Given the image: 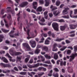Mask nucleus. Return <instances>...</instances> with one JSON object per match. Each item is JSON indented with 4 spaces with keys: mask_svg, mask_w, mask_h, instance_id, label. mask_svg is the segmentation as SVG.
<instances>
[{
    "mask_svg": "<svg viewBox=\"0 0 77 77\" xmlns=\"http://www.w3.org/2000/svg\"><path fill=\"white\" fill-rule=\"evenodd\" d=\"M23 46H24V47H26V48H27L28 51H31V52H29V54H31V55H33V50L31 49V48L29 46V44L27 43H25L23 44Z\"/></svg>",
    "mask_w": 77,
    "mask_h": 77,
    "instance_id": "nucleus-1",
    "label": "nucleus"
},
{
    "mask_svg": "<svg viewBox=\"0 0 77 77\" xmlns=\"http://www.w3.org/2000/svg\"><path fill=\"white\" fill-rule=\"evenodd\" d=\"M77 56V54L75 53V54H72L71 56H66V58L68 59H69V57L70 58L69 59V62H72L74 59H75V57Z\"/></svg>",
    "mask_w": 77,
    "mask_h": 77,
    "instance_id": "nucleus-2",
    "label": "nucleus"
},
{
    "mask_svg": "<svg viewBox=\"0 0 77 77\" xmlns=\"http://www.w3.org/2000/svg\"><path fill=\"white\" fill-rule=\"evenodd\" d=\"M52 26L53 28L55 30L58 31L59 29L58 27H59V25L57 23H54L52 24Z\"/></svg>",
    "mask_w": 77,
    "mask_h": 77,
    "instance_id": "nucleus-3",
    "label": "nucleus"
},
{
    "mask_svg": "<svg viewBox=\"0 0 77 77\" xmlns=\"http://www.w3.org/2000/svg\"><path fill=\"white\" fill-rule=\"evenodd\" d=\"M10 53L11 52H12L11 54L13 56L14 55H15V56H18V55H20V54H21V53L20 52H18L16 51H13V50L12 49H10Z\"/></svg>",
    "mask_w": 77,
    "mask_h": 77,
    "instance_id": "nucleus-4",
    "label": "nucleus"
},
{
    "mask_svg": "<svg viewBox=\"0 0 77 77\" xmlns=\"http://www.w3.org/2000/svg\"><path fill=\"white\" fill-rule=\"evenodd\" d=\"M56 47H57L59 48H61L62 47V45L60 44H55L54 45V47L53 48V51H56L57 50V48H56ZM56 48V49H55Z\"/></svg>",
    "mask_w": 77,
    "mask_h": 77,
    "instance_id": "nucleus-5",
    "label": "nucleus"
},
{
    "mask_svg": "<svg viewBox=\"0 0 77 77\" xmlns=\"http://www.w3.org/2000/svg\"><path fill=\"white\" fill-rule=\"evenodd\" d=\"M4 21L5 23V26L6 27H7V28H9V26H11V25L12 24V20L10 21V22L9 23H9H8V22L6 20V19H4Z\"/></svg>",
    "mask_w": 77,
    "mask_h": 77,
    "instance_id": "nucleus-6",
    "label": "nucleus"
},
{
    "mask_svg": "<svg viewBox=\"0 0 77 77\" xmlns=\"http://www.w3.org/2000/svg\"><path fill=\"white\" fill-rule=\"evenodd\" d=\"M67 28V29H69V27H68V26L67 24H65L63 26H60V29L61 31H63L65 30V29Z\"/></svg>",
    "mask_w": 77,
    "mask_h": 77,
    "instance_id": "nucleus-7",
    "label": "nucleus"
},
{
    "mask_svg": "<svg viewBox=\"0 0 77 77\" xmlns=\"http://www.w3.org/2000/svg\"><path fill=\"white\" fill-rule=\"evenodd\" d=\"M27 66L28 67L30 68H36V67H38L39 66V63H37L36 64H34V65L33 66L29 65V64H27Z\"/></svg>",
    "mask_w": 77,
    "mask_h": 77,
    "instance_id": "nucleus-8",
    "label": "nucleus"
},
{
    "mask_svg": "<svg viewBox=\"0 0 77 77\" xmlns=\"http://www.w3.org/2000/svg\"><path fill=\"white\" fill-rule=\"evenodd\" d=\"M1 66H2L4 68H11V66L9 64H5L3 63H1L0 64Z\"/></svg>",
    "mask_w": 77,
    "mask_h": 77,
    "instance_id": "nucleus-9",
    "label": "nucleus"
},
{
    "mask_svg": "<svg viewBox=\"0 0 77 77\" xmlns=\"http://www.w3.org/2000/svg\"><path fill=\"white\" fill-rule=\"evenodd\" d=\"M28 4H29V3L27 2H23L20 5V6L21 8H24V7L26 6Z\"/></svg>",
    "mask_w": 77,
    "mask_h": 77,
    "instance_id": "nucleus-10",
    "label": "nucleus"
},
{
    "mask_svg": "<svg viewBox=\"0 0 77 77\" xmlns=\"http://www.w3.org/2000/svg\"><path fill=\"white\" fill-rule=\"evenodd\" d=\"M5 56H7V57H8V58H10L9 60L10 61V62H14L15 61V60L14 59H12V57L10 56V55L8 53H7L5 55Z\"/></svg>",
    "mask_w": 77,
    "mask_h": 77,
    "instance_id": "nucleus-11",
    "label": "nucleus"
},
{
    "mask_svg": "<svg viewBox=\"0 0 77 77\" xmlns=\"http://www.w3.org/2000/svg\"><path fill=\"white\" fill-rule=\"evenodd\" d=\"M30 43L31 44V45L32 48H35V47H36V42L35 41L31 40L30 42Z\"/></svg>",
    "mask_w": 77,
    "mask_h": 77,
    "instance_id": "nucleus-12",
    "label": "nucleus"
},
{
    "mask_svg": "<svg viewBox=\"0 0 77 77\" xmlns=\"http://www.w3.org/2000/svg\"><path fill=\"white\" fill-rule=\"evenodd\" d=\"M26 28L27 29L26 33L28 36L27 37V39H30V38H32L30 37V35L29 34V32H30V30H29V29H28L29 26L26 27Z\"/></svg>",
    "mask_w": 77,
    "mask_h": 77,
    "instance_id": "nucleus-13",
    "label": "nucleus"
},
{
    "mask_svg": "<svg viewBox=\"0 0 77 77\" xmlns=\"http://www.w3.org/2000/svg\"><path fill=\"white\" fill-rule=\"evenodd\" d=\"M69 8H65V10H63V15H66V14H67L68 13V10H69Z\"/></svg>",
    "mask_w": 77,
    "mask_h": 77,
    "instance_id": "nucleus-14",
    "label": "nucleus"
},
{
    "mask_svg": "<svg viewBox=\"0 0 77 77\" xmlns=\"http://www.w3.org/2000/svg\"><path fill=\"white\" fill-rule=\"evenodd\" d=\"M77 27V24L76 25L71 24L69 25V27L71 29H75Z\"/></svg>",
    "mask_w": 77,
    "mask_h": 77,
    "instance_id": "nucleus-15",
    "label": "nucleus"
},
{
    "mask_svg": "<svg viewBox=\"0 0 77 77\" xmlns=\"http://www.w3.org/2000/svg\"><path fill=\"white\" fill-rule=\"evenodd\" d=\"M14 30H12L9 33V36L11 38H14Z\"/></svg>",
    "mask_w": 77,
    "mask_h": 77,
    "instance_id": "nucleus-16",
    "label": "nucleus"
},
{
    "mask_svg": "<svg viewBox=\"0 0 77 77\" xmlns=\"http://www.w3.org/2000/svg\"><path fill=\"white\" fill-rule=\"evenodd\" d=\"M66 65V62L65 61H64L63 62L62 61H60V65L61 66H65Z\"/></svg>",
    "mask_w": 77,
    "mask_h": 77,
    "instance_id": "nucleus-17",
    "label": "nucleus"
},
{
    "mask_svg": "<svg viewBox=\"0 0 77 77\" xmlns=\"http://www.w3.org/2000/svg\"><path fill=\"white\" fill-rule=\"evenodd\" d=\"M48 14V11H45L44 13V15L45 18L46 20H47L48 19V14Z\"/></svg>",
    "mask_w": 77,
    "mask_h": 77,
    "instance_id": "nucleus-18",
    "label": "nucleus"
},
{
    "mask_svg": "<svg viewBox=\"0 0 77 77\" xmlns=\"http://www.w3.org/2000/svg\"><path fill=\"white\" fill-rule=\"evenodd\" d=\"M57 39L55 40V41L56 42H60V41H63L65 39L64 38H58V37L57 38Z\"/></svg>",
    "mask_w": 77,
    "mask_h": 77,
    "instance_id": "nucleus-19",
    "label": "nucleus"
},
{
    "mask_svg": "<svg viewBox=\"0 0 77 77\" xmlns=\"http://www.w3.org/2000/svg\"><path fill=\"white\" fill-rule=\"evenodd\" d=\"M22 12L19 11V13L17 14V15L18 16L17 21L18 22V24H19V21H20V13H21Z\"/></svg>",
    "mask_w": 77,
    "mask_h": 77,
    "instance_id": "nucleus-20",
    "label": "nucleus"
},
{
    "mask_svg": "<svg viewBox=\"0 0 77 77\" xmlns=\"http://www.w3.org/2000/svg\"><path fill=\"white\" fill-rule=\"evenodd\" d=\"M45 6H48L50 4V0H45Z\"/></svg>",
    "mask_w": 77,
    "mask_h": 77,
    "instance_id": "nucleus-21",
    "label": "nucleus"
},
{
    "mask_svg": "<svg viewBox=\"0 0 77 77\" xmlns=\"http://www.w3.org/2000/svg\"><path fill=\"white\" fill-rule=\"evenodd\" d=\"M60 14V12L59 11L57 13V11H55L53 12V14L54 15L55 17H57L59 14Z\"/></svg>",
    "mask_w": 77,
    "mask_h": 77,
    "instance_id": "nucleus-22",
    "label": "nucleus"
},
{
    "mask_svg": "<svg viewBox=\"0 0 77 77\" xmlns=\"http://www.w3.org/2000/svg\"><path fill=\"white\" fill-rule=\"evenodd\" d=\"M1 60H3V62H5V63H8V61L7 59L5 57H2Z\"/></svg>",
    "mask_w": 77,
    "mask_h": 77,
    "instance_id": "nucleus-23",
    "label": "nucleus"
},
{
    "mask_svg": "<svg viewBox=\"0 0 77 77\" xmlns=\"http://www.w3.org/2000/svg\"><path fill=\"white\" fill-rule=\"evenodd\" d=\"M54 59H55V60H57V59H58V55H57V53H55L54 54Z\"/></svg>",
    "mask_w": 77,
    "mask_h": 77,
    "instance_id": "nucleus-24",
    "label": "nucleus"
},
{
    "mask_svg": "<svg viewBox=\"0 0 77 77\" xmlns=\"http://www.w3.org/2000/svg\"><path fill=\"white\" fill-rule=\"evenodd\" d=\"M37 12H41L42 11V8L41 7H39L36 10Z\"/></svg>",
    "mask_w": 77,
    "mask_h": 77,
    "instance_id": "nucleus-25",
    "label": "nucleus"
},
{
    "mask_svg": "<svg viewBox=\"0 0 77 77\" xmlns=\"http://www.w3.org/2000/svg\"><path fill=\"white\" fill-rule=\"evenodd\" d=\"M8 15L7 16V18L9 20V21H12V17H11V15L10 14H8Z\"/></svg>",
    "mask_w": 77,
    "mask_h": 77,
    "instance_id": "nucleus-26",
    "label": "nucleus"
},
{
    "mask_svg": "<svg viewBox=\"0 0 77 77\" xmlns=\"http://www.w3.org/2000/svg\"><path fill=\"white\" fill-rule=\"evenodd\" d=\"M3 38H4V36L2 35H0V42L3 41Z\"/></svg>",
    "mask_w": 77,
    "mask_h": 77,
    "instance_id": "nucleus-27",
    "label": "nucleus"
},
{
    "mask_svg": "<svg viewBox=\"0 0 77 77\" xmlns=\"http://www.w3.org/2000/svg\"><path fill=\"white\" fill-rule=\"evenodd\" d=\"M50 41L48 39H46L45 41V44H46V45H48V44H50Z\"/></svg>",
    "mask_w": 77,
    "mask_h": 77,
    "instance_id": "nucleus-28",
    "label": "nucleus"
},
{
    "mask_svg": "<svg viewBox=\"0 0 77 77\" xmlns=\"http://www.w3.org/2000/svg\"><path fill=\"white\" fill-rule=\"evenodd\" d=\"M11 7H8L7 8V11L8 12H11Z\"/></svg>",
    "mask_w": 77,
    "mask_h": 77,
    "instance_id": "nucleus-29",
    "label": "nucleus"
},
{
    "mask_svg": "<svg viewBox=\"0 0 77 77\" xmlns=\"http://www.w3.org/2000/svg\"><path fill=\"white\" fill-rule=\"evenodd\" d=\"M43 49L45 51H48V48L47 46H45L43 48Z\"/></svg>",
    "mask_w": 77,
    "mask_h": 77,
    "instance_id": "nucleus-30",
    "label": "nucleus"
},
{
    "mask_svg": "<svg viewBox=\"0 0 77 77\" xmlns=\"http://www.w3.org/2000/svg\"><path fill=\"white\" fill-rule=\"evenodd\" d=\"M53 76L54 77H59V74L58 73H53Z\"/></svg>",
    "mask_w": 77,
    "mask_h": 77,
    "instance_id": "nucleus-31",
    "label": "nucleus"
},
{
    "mask_svg": "<svg viewBox=\"0 0 77 77\" xmlns=\"http://www.w3.org/2000/svg\"><path fill=\"white\" fill-rule=\"evenodd\" d=\"M45 74V73L44 72H41L40 73H38V75L39 77H41L42 76V75H44V74Z\"/></svg>",
    "mask_w": 77,
    "mask_h": 77,
    "instance_id": "nucleus-32",
    "label": "nucleus"
},
{
    "mask_svg": "<svg viewBox=\"0 0 77 77\" xmlns=\"http://www.w3.org/2000/svg\"><path fill=\"white\" fill-rule=\"evenodd\" d=\"M66 48H67V47L63 46V48L60 49V51H63V50H65Z\"/></svg>",
    "mask_w": 77,
    "mask_h": 77,
    "instance_id": "nucleus-33",
    "label": "nucleus"
},
{
    "mask_svg": "<svg viewBox=\"0 0 77 77\" xmlns=\"http://www.w3.org/2000/svg\"><path fill=\"white\" fill-rule=\"evenodd\" d=\"M45 57L46 59H51V56H48V55L46 54L45 55Z\"/></svg>",
    "mask_w": 77,
    "mask_h": 77,
    "instance_id": "nucleus-34",
    "label": "nucleus"
},
{
    "mask_svg": "<svg viewBox=\"0 0 77 77\" xmlns=\"http://www.w3.org/2000/svg\"><path fill=\"white\" fill-rule=\"evenodd\" d=\"M56 4L57 6H59V5H60V2L59 1H57L56 3Z\"/></svg>",
    "mask_w": 77,
    "mask_h": 77,
    "instance_id": "nucleus-35",
    "label": "nucleus"
},
{
    "mask_svg": "<svg viewBox=\"0 0 77 77\" xmlns=\"http://www.w3.org/2000/svg\"><path fill=\"white\" fill-rule=\"evenodd\" d=\"M69 7V8H75L77 7V5H72L71 6H70L69 5H68Z\"/></svg>",
    "mask_w": 77,
    "mask_h": 77,
    "instance_id": "nucleus-36",
    "label": "nucleus"
},
{
    "mask_svg": "<svg viewBox=\"0 0 77 77\" xmlns=\"http://www.w3.org/2000/svg\"><path fill=\"white\" fill-rule=\"evenodd\" d=\"M45 66V67H47L48 66V65L47 64H42V63H41L39 64V66Z\"/></svg>",
    "mask_w": 77,
    "mask_h": 77,
    "instance_id": "nucleus-37",
    "label": "nucleus"
},
{
    "mask_svg": "<svg viewBox=\"0 0 77 77\" xmlns=\"http://www.w3.org/2000/svg\"><path fill=\"white\" fill-rule=\"evenodd\" d=\"M63 18H67L68 19L69 18V15L67 14L66 16L64 15L62 16Z\"/></svg>",
    "mask_w": 77,
    "mask_h": 77,
    "instance_id": "nucleus-38",
    "label": "nucleus"
},
{
    "mask_svg": "<svg viewBox=\"0 0 77 77\" xmlns=\"http://www.w3.org/2000/svg\"><path fill=\"white\" fill-rule=\"evenodd\" d=\"M45 40V38H44V37L42 38L40 40V41L39 42V43H43L44 42V41Z\"/></svg>",
    "mask_w": 77,
    "mask_h": 77,
    "instance_id": "nucleus-39",
    "label": "nucleus"
},
{
    "mask_svg": "<svg viewBox=\"0 0 77 77\" xmlns=\"http://www.w3.org/2000/svg\"><path fill=\"white\" fill-rule=\"evenodd\" d=\"M40 50L37 49L35 50V54H38L40 52Z\"/></svg>",
    "mask_w": 77,
    "mask_h": 77,
    "instance_id": "nucleus-40",
    "label": "nucleus"
},
{
    "mask_svg": "<svg viewBox=\"0 0 77 77\" xmlns=\"http://www.w3.org/2000/svg\"><path fill=\"white\" fill-rule=\"evenodd\" d=\"M2 30L4 33H7V32H8L9 31V30H6L4 29H2Z\"/></svg>",
    "mask_w": 77,
    "mask_h": 77,
    "instance_id": "nucleus-41",
    "label": "nucleus"
},
{
    "mask_svg": "<svg viewBox=\"0 0 77 77\" xmlns=\"http://www.w3.org/2000/svg\"><path fill=\"white\" fill-rule=\"evenodd\" d=\"M26 73L27 72H21L20 73V74L21 75H26Z\"/></svg>",
    "mask_w": 77,
    "mask_h": 77,
    "instance_id": "nucleus-42",
    "label": "nucleus"
},
{
    "mask_svg": "<svg viewBox=\"0 0 77 77\" xmlns=\"http://www.w3.org/2000/svg\"><path fill=\"white\" fill-rule=\"evenodd\" d=\"M71 53V51H70V50H68L67 51V54L69 55Z\"/></svg>",
    "mask_w": 77,
    "mask_h": 77,
    "instance_id": "nucleus-43",
    "label": "nucleus"
},
{
    "mask_svg": "<svg viewBox=\"0 0 77 77\" xmlns=\"http://www.w3.org/2000/svg\"><path fill=\"white\" fill-rule=\"evenodd\" d=\"M58 22H60V23H64V22H65V21L63 19H61L59 20L58 21Z\"/></svg>",
    "mask_w": 77,
    "mask_h": 77,
    "instance_id": "nucleus-44",
    "label": "nucleus"
},
{
    "mask_svg": "<svg viewBox=\"0 0 77 77\" xmlns=\"http://www.w3.org/2000/svg\"><path fill=\"white\" fill-rule=\"evenodd\" d=\"M54 70L55 72H59V69L57 68H54Z\"/></svg>",
    "mask_w": 77,
    "mask_h": 77,
    "instance_id": "nucleus-45",
    "label": "nucleus"
},
{
    "mask_svg": "<svg viewBox=\"0 0 77 77\" xmlns=\"http://www.w3.org/2000/svg\"><path fill=\"white\" fill-rule=\"evenodd\" d=\"M49 16L50 18H52V17H53V14L51 13L49 14Z\"/></svg>",
    "mask_w": 77,
    "mask_h": 77,
    "instance_id": "nucleus-46",
    "label": "nucleus"
},
{
    "mask_svg": "<svg viewBox=\"0 0 77 77\" xmlns=\"http://www.w3.org/2000/svg\"><path fill=\"white\" fill-rule=\"evenodd\" d=\"M1 25L2 27H4V26H5V24L3 23V20H1Z\"/></svg>",
    "mask_w": 77,
    "mask_h": 77,
    "instance_id": "nucleus-47",
    "label": "nucleus"
},
{
    "mask_svg": "<svg viewBox=\"0 0 77 77\" xmlns=\"http://www.w3.org/2000/svg\"><path fill=\"white\" fill-rule=\"evenodd\" d=\"M39 2L40 4L42 5L44 4V1L43 0H40L39 1Z\"/></svg>",
    "mask_w": 77,
    "mask_h": 77,
    "instance_id": "nucleus-48",
    "label": "nucleus"
},
{
    "mask_svg": "<svg viewBox=\"0 0 77 77\" xmlns=\"http://www.w3.org/2000/svg\"><path fill=\"white\" fill-rule=\"evenodd\" d=\"M40 58H41V60L42 61H44V60H45V59H44V57H43V56H40Z\"/></svg>",
    "mask_w": 77,
    "mask_h": 77,
    "instance_id": "nucleus-49",
    "label": "nucleus"
},
{
    "mask_svg": "<svg viewBox=\"0 0 77 77\" xmlns=\"http://www.w3.org/2000/svg\"><path fill=\"white\" fill-rule=\"evenodd\" d=\"M33 62V60L32 59H31L29 62V63H32Z\"/></svg>",
    "mask_w": 77,
    "mask_h": 77,
    "instance_id": "nucleus-50",
    "label": "nucleus"
},
{
    "mask_svg": "<svg viewBox=\"0 0 77 77\" xmlns=\"http://www.w3.org/2000/svg\"><path fill=\"white\" fill-rule=\"evenodd\" d=\"M45 63H47L48 64H50V61L48 60L46 61L45 62Z\"/></svg>",
    "mask_w": 77,
    "mask_h": 77,
    "instance_id": "nucleus-51",
    "label": "nucleus"
},
{
    "mask_svg": "<svg viewBox=\"0 0 77 77\" xmlns=\"http://www.w3.org/2000/svg\"><path fill=\"white\" fill-rule=\"evenodd\" d=\"M29 60V58H26L25 60V62L27 63V62H28Z\"/></svg>",
    "mask_w": 77,
    "mask_h": 77,
    "instance_id": "nucleus-52",
    "label": "nucleus"
},
{
    "mask_svg": "<svg viewBox=\"0 0 77 77\" xmlns=\"http://www.w3.org/2000/svg\"><path fill=\"white\" fill-rule=\"evenodd\" d=\"M57 8L56 7H54L52 9V11H54V10H55V9H57Z\"/></svg>",
    "mask_w": 77,
    "mask_h": 77,
    "instance_id": "nucleus-53",
    "label": "nucleus"
},
{
    "mask_svg": "<svg viewBox=\"0 0 77 77\" xmlns=\"http://www.w3.org/2000/svg\"><path fill=\"white\" fill-rule=\"evenodd\" d=\"M72 11H71L70 12V16L71 18H72Z\"/></svg>",
    "mask_w": 77,
    "mask_h": 77,
    "instance_id": "nucleus-54",
    "label": "nucleus"
},
{
    "mask_svg": "<svg viewBox=\"0 0 77 77\" xmlns=\"http://www.w3.org/2000/svg\"><path fill=\"white\" fill-rule=\"evenodd\" d=\"M23 68H25V69H27V67L26 65H23Z\"/></svg>",
    "mask_w": 77,
    "mask_h": 77,
    "instance_id": "nucleus-55",
    "label": "nucleus"
},
{
    "mask_svg": "<svg viewBox=\"0 0 77 77\" xmlns=\"http://www.w3.org/2000/svg\"><path fill=\"white\" fill-rule=\"evenodd\" d=\"M4 11H5L4 10H2L1 12V15H3V14H4Z\"/></svg>",
    "mask_w": 77,
    "mask_h": 77,
    "instance_id": "nucleus-56",
    "label": "nucleus"
},
{
    "mask_svg": "<svg viewBox=\"0 0 77 77\" xmlns=\"http://www.w3.org/2000/svg\"><path fill=\"white\" fill-rule=\"evenodd\" d=\"M41 45H38L36 48L37 49H38L39 48H41Z\"/></svg>",
    "mask_w": 77,
    "mask_h": 77,
    "instance_id": "nucleus-57",
    "label": "nucleus"
},
{
    "mask_svg": "<svg viewBox=\"0 0 77 77\" xmlns=\"http://www.w3.org/2000/svg\"><path fill=\"white\" fill-rule=\"evenodd\" d=\"M51 35L52 37V38H55V34L54 33H52Z\"/></svg>",
    "mask_w": 77,
    "mask_h": 77,
    "instance_id": "nucleus-58",
    "label": "nucleus"
},
{
    "mask_svg": "<svg viewBox=\"0 0 77 77\" xmlns=\"http://www.w3.org/2000/svg\"><path fill=\"white\" fill-rule=\"evenodd\" d=\"M42 35L44 37H47V34L43 33Z\"/></svg>",
    "mask_w": 77,
    "mask_h": 77,
    "instance_id": "nucleus-59",
    "label": "nucleus"
},
{
    "mask_svg": "<svg viewBox=\"0 0 77 77\" xmlns=\"http://www.w3.org/2000/svg\"><path fill=\"white\" fill-rule=\"evenodd\" d=\"M42 22H45V19H44V17H42V19L40 20Z\"/></svg>",
    "mask_w": 77,
    "mask_h": 77,
    "instance_id": "nucleus-60",
    "label": "nucleus"
},
{
    "mask_svg": "<svg viewBox=\"0 0 77 77\" xmlns=\"http://www.w3.org/2000/svg\"><path fill=\"white\" fill-rule=\"evenodd\" d=\"M74 51H77V46H74Z\"/></svg>",
    "mask_w": 77,
    "mask_h": 77,
    "instance_id": "nucleus-61",
    "label": "nucleus"
},
{
    "mask_svg": "<svg viewBox=\"0 0 77 77\" xmlns=\"http://www.w3.org/2000/svg\"><path fill=\"white\" fill-rule=\"evenodd\" d=\"M51 31H49L48 32V34L49 36H50L51 35Z\"/></svg>",
    "mask_w": 77,
    "mask_h": 77,
    "instance_id": "nucleus-62",
    "label": "nucleus"
},
{
    "mask_svg": "<svg viewBox=\"0 0 77 77\" xmlns=\"http://www.w3.org/2000/svg\"><path fill=\"white\" fill-rule=\"evenodd\" d=\"M5 43H6V44H10V42L8 40H6L5 41Z\"/></svg>",
    "mask_w": 77,
    "mask_h": 77,
    "instance_id": "nucleus-63",
    "label": "nucleus"
},
{
    "mask_svg": "<svg viewBox=\"0 0 77 77\" xmlns=\"http://www.w3.org/2000/svg\"><path fill=\"white\" fill-rule=\"evenodd\" d=\"M33 5L37 6V2H34L33 3Z\"/></svg>",
    "mask_w": 77,
    "mask_h": 77,
    "instance_id": "nucleus-64",
    "label": "nucleus"
}]
</instances>
